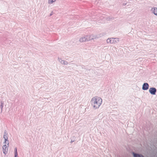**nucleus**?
<instances>
[{
	"label": "nucleus",
	"instance_id": "9d476101",
	"mask_svg": "<svg viewBox=\"0 0 157 157\" xmlns=\"http://www.w3.org/2000/svg\"><path fill=\"white\" fill-rule=\"evenodd\" d=\"M151 10L155 15L157 16V8H152L151 9Z\"/></svg>",
	"mask_w": 157,
	"mask_h": 157
},
{
	"label": "nucleus",
	"instance_id": "f257e3e1",
	"mask_svg": "<svg viewBox=\"0 0 157 157\" xmlns=\"http://www.w3.org/2000/svg\"><path fill=\"white\" fill-rule=\"evenodd\" d=\"M102 102L101 98L97 96L94 97L91 101V105L94 109H96L99 108Z\"/></svg>",
	"mask_w": 157,
	"mask_h": 157
},
{
	"label": "nucleus",
	"instance_id": "0eeeda50",
	"mask_svg": "<svg viewBox=\"0 0 157 157\" xmlns=\"http://www.w3.org/2000/svg\"><path fill=\"white\" fill-rule=\"evenodd\" d=\"M132 154L134 157H144L141 154H139L134 152L132 153Z\"/></svg>",
	"mask_w": 157,
	"mask_h": 157
},
{
	"label": "nucleus",
	"instance_id": "f3484780",
	"mask_svg": "<svg viewBox=\"0 0 157 157\" xmlns=\"http://www.w3.org/2000/svg\"><path fill=\"white\" fill-rule=\"evenodd\" d=\"M53 14V12H52L50 14V16H52V14Z\"/></svg>",
	"mask_w": 157,
	"mask_h": 157
},
{
	"label": "nucleus",
	"instance_id": "6ab92c4d",
	"mask_svg": "<svg viewBox=\"0 0 157 157\" xmlns=\"http://www.w3.org/2000/svg\"><path fill=\"white\" fill-rule=\"evenodd\" d=\"M126 5V3H123V5Z\"/></svg>",
	"mask_w": 157,
	"mask_h": 157
},
{
	"label": "nucleus",
	"instance_id": "a211bd4d",
	"mask_svg": "<svg viewBox=\"0 0 157 157\" xmlns=\"http://www.w3.org/2000/svg\"><path fill=\"white\" fill-rule=\"evenodd\" d=\"M5 139V141H7V140H8V138H4Z\"/></svg>",
	"mask_w": 157,
	"mask_h": 157
},
{
	"label": "nucleus",
	"instance_id": "9b49d317",
	"mask_svg": "<svg viewBox=\"0 0 157 157\" xmlns=\"http://www.w3.org/2000/svg\"><path fill=\"white\" fill-rule=\"evenodd\" d=\"M18 153L17 152V148L15 147L14 148V157H17Z\"/></svg>",
	"mask_w": 157,
	"mask_h": 157
},
{
	"label": "nucleus",
	"instance_id": "7ed1b4c3",
	"mask_svg": "<svg viewBox=\"0 0 157 157\" xmlns=\"http://www.w3.org/2000/svg\"><path fill=\"white\" fill-rule=\"evenodd\" d=\"M149 93L152 95H155L157 91L155 87H151L149 89Z\"/></svg>",
	"mask_w": 157,
	"mask_h": 157
},
{
	"label": "nucleus",
	"instance_id": "4468645a",
	"mask_svg": "<svg viewBox=\"0 0 157 157\" xmlns=\"http://www.w3.org/2000/svg\"><path fill=\"white\" fill-rule=\"evenodd\" d=\"M56 0H49V2L50 3H52L53 2H55Z\"/></svg>",
	"mask_w": 157,
	"mask_h": 157
},
{
	"label": "nucleus",
	"instance_id": "2eb2a0df",
	"mask_svg": "<svg viewBox=\"0 0 157 157\" xmlns=\"http://www.w3.org/2000/svg\"><path fill=\"white\" fill-rule=\"evenodd\" d=\"M4 138H8V135H4L3 136Z\"/></svg>",
	"mask_w": 157,
	"mask_h": 157
},
{
	"label": "nucleus",
	"instance_id": "6e6552de",
	"mask_svg": "<svg viewBox=\"0 0 157 157\" xmlns=\"http://www.w3.org/2000/svg\"><path fill=\"white\" fill-rule=\"evenodd\" d=\"M58 60L62 64L64 65H67L68 64V63L66 61L64 60H62L61 59H60L59 58H58Z\"/></svg>",
	"mask_w": 157,
	"mask_h": 157
},
{
	"label": "nucleus",
	"instance_id": "39448f33",
	"mask_svg": "<svg viewBox=\"0 0 157 157\" xmlns=\"http://www.w3.org/2000/svg\"><path fill=\"white\" fill-rule=\"evenodd\" d=\"M2 150L3 153L5 154L7 153L8 151V146H7L6 144L2 147Z\"/></svg>",
	"mask_w": 157,
	"mask_h": 157
},
{
	"label": "nucleus",
	"instance_id": "f03ea898",
	"mask_svg": "<svg viewBox=\"0 0 157 157\" xmlns=\"http://www.w3.org/2000/svg\"><path fill=\"white\" fill-rule=\"evenodd\" d=\"M119 41V39L118 38H108L107 40V43H110L111 44L116 43H118Z\"/></svg>",
	"mask_w": 157,
	"mask_h": 157
},
{
	"label": "nucleus",
	"instance_id": "aec40b11",
	"mask_svg": "<svg viewBox=\"0 0 157 157\" xmlns=\"http://www.w3.org/2000/svg\"><path fill=\"white\" fill-rule=\"evenodd\" d=\"M74 142V141H73L71 140V143H72V142Z\"/></svg>",
	"mask_w": 157,
	"mask_h": 157
},
{
	"label": "nucleus",
	"instance_id": "ddd939ff",
	"mask_svg": "<svg viewBox=\"0 0 157 157\" xmlns=\"http://www.w3.org/2000/svg\"><path fill=\"white\" fill-rule=\"evenodd\" d=\"M4 143L6 145V144L8 146H9V142L8 140H7V141H5Z\"/></svg>",
	"mask_w": 157,
	"mask_h": 157
},
{
	"label": "nucleus",
	"instance_id": "f8f14e48",
	"mask_svg": "<svg viewBox=\"0 0 157 157\" xmlns=\"http://www.w3.org/2000/svg\"><path fill=\"white\" fill-rule=\"evenodd\" d=\"M3 105H4L3 101H1V104L0 105V108H1V112H2V109L3 107Z\"/></svg>",
	"mask_w": 157,
	"mask_h": 157
},
{
	"label": "nucleus",
	"instance_id": "20e7f679",
	"mask_svg": "<svg viewBox=\"0 0 157 157\" xmlns=\"http://www.w3.org/2000/svg\"><path fill=\"white\" fill-rule=\"evenodd\" d=\"M149 85L147 83H144L142 89V90H147L149 88Z\"/></svg>",
	"mask_w": 157,
	"mask_h": 157
},
{
	"label": "nucleus",
	"instance_id": "dca6fc26",
	"mask_svg": "<svg viewBox=\"0 0 157 157\" xmlns=\"http://www.w3.org/2000/svg\"><path fill=\"white\" fill-rule=\"evenodd\" d=\"M4 135H8V134H7V133L6 131V130H5V131H4Z\"/></svg>",
	"mask_w": 157,
	"mask_h": 157
},
{
	"label": "nucleus",
	"instance_id": "1a4fd4ad",
	"mask_svg": "<svg viewBox=\"0 0 157 157\" xmlns=\"http://www.w3.org/2000/svg\"><path fill=\"white\" fill-rule=\"evenodd\" d=\"M87 39H89V40H93L94 39L96 38V36L93 35H91L90 36H87Z\"/></svg>",
	"mask_w": 157,
	"mask_h": 157
},
{
	"label": "nucleus",
	"instance_id": "423d86ee",
	"mask_svg": "<svg viewBox=\"0 0 157 157\" xmlns=\"http://www.w3.org/2000/svg\"><path fill=\"white\" fill-rule=\"evenodd\" d=\"M79 41L81 42H86V41H89V39H87V36L82 37L79 39Z\"/></svg>",
	"mask_w": 157,
	"mask_h": 157
}]
</instances>
